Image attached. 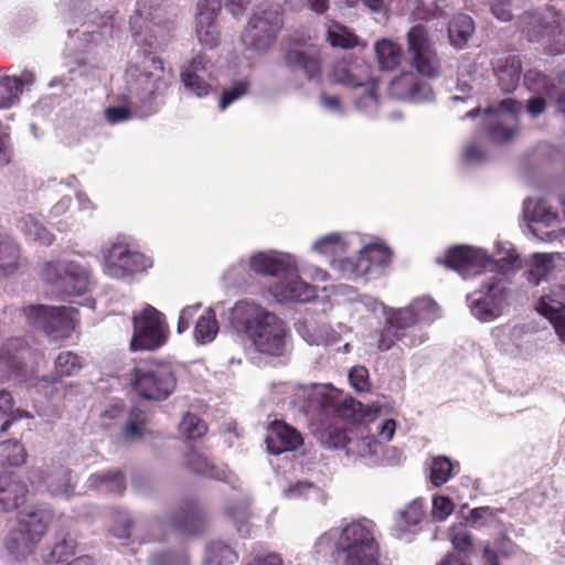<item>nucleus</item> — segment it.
<instances>
[{"label":"nucleus","mask_w":565,"mask_h":565,"mask_svg":"<svg viewBox=\"0 0 565 565\" xmlns=\"http://www.w3.org/2000/svg\"><path fill=\"white\" fill-rule=\"evenodd\" d=\"M169 327L164 315L151 305L132 316V337L129 349L136 351H154L168 340Z\"/></svg>","instance_id":"obj_8"},{"label":"nucleus","mask_w":565,"mask_h":565,"mask_svg":"<svg viewBox=\"0 0 565 565\" xmlns=\"http://www.w3.org/2000/svg\"><path fill=\"white\" fill-rule=\"evenodd\" d=\"M151 260L139 249H105L103 255L104 273L115 279H125L145 271Z\"/></svg>","instance_id":"obj_16"},{"label":"nucleus","mask_w":565,"mask_h":565,"mask_svg":"<svg viewBox=\"0 0 565 565\" xmlns=\"http://www.w3.org/2000/svg\"><path fill=\"white\" fill-rule=\"evenodd\" d=\"M41 274L46 282L66 296H82L90 286V271L74 262H49Z\"/></svg>","instance_id":"obj_11"},{"label":"nucleus","mask_w":565,"mask_h":565,"mask_svg":"<svg viewBox=\"0 0 565 565\" xmlns=\"http://www.w3.org/2000/svg\"><path fill=\"white\" fill-rule=\"evenodd\" d=\"M393 258L392 249H358L353 256L333 259V265L348 278L365 276L373 268L387 267Z\"/></svg>","instance_id":"obj_15"},{"label":"nucleus","mask_w":565,"mask_h":565,"mask_svg":"<svg viewBox=\"0 0 565 565\" xmlns=\"http://www.w3.org/2000/svg\"><path fill=\"white\" fill-rule=\"evenodd\" d=\"M498 534L494 539V546L497 547L498 555L503 557H510L514 555L519 548V546L509 537L504 525L501 522H498Z\"/></svg>","instance_id":"obj_51"},{"label":"nucleus","mask_w":565,"mask_h":565,"mask_svg":"<svg viewBox=\"0 0 565 565\" xmlns=\"http://www.w3.org/2000/svg\"><path fill=\"white\" fill-rule=\"evenodd\" d=\"M21 92V82L17 77H0V108L10 107Z\"/></svg>","instance_id":"obj_46"},{"label":"nucleus","mask_w":565,"mask_h":565,"mask_svg":"<svg viewBox=\"0 0 565 565\" xmlns=\"http://www.w3.org/2000/svg\"><path fill=\"white\" fill-rule=\"evenodd\" d=\"M452 471V465L447 457L440 456L433 460L430 467V481L435 487L445 484Z\"/></svg>","instance_id":"obj_49"},{"label":"nucleus","mask_w":565,"mask_h":565,"mask_svg":"<svg viewBox=\"0 0 565 565\" xmlns=\"http://www.w3.org/2000/svg\"><path fill=\"white\" fill-rule=\"evenodd\" d=\"M26 460L24 446L17 440H6L0 443V466L19 467Z\"/></svg>","instance_id":"obj_39"},{"label":"nucleus","mask_w":565,"mask_h":565,"mask_svg":"<svg viewBox=\"0 0 565 565\" xmlns=\"http://www.w3.org/2000/svg\"><path fill=\"white\" fill-rule=\"evenodd\" d=\"M481 291L483 292V297L490 299L492 302L500 305V302L503 300L505 291L502 278H491L489 281L482 285Z\"/></svg>","instance_id":"obj_57"},{"label":"nucleus","mask_w":565,"mask_h":565,"mask_svg":"<svg viewBox=\"0 0 565 565\" xmlns=\"http://www.w3.org/2000/svg\"><path fill=\"white\" fill-rule=\"evenodd\" d=\"M404 335L405 333L399 332L390 322L386 321V324L383 327V329L377 332V349L380 351H387Z\"/></svg>","instance_id":"obj_53"},{"label":"nucleus","mask_w":565,"mask_h":565,"mask_svg":"<svg viewBox=\"0 0 565 565\" xmlns=\"http://www.w3.org/2000/svg\"><path fill=\"white\" fill-rule=\"evenodd\" d=\"M13 406L14 401L11 393L7 390H0V419H3L0 426L1 433H6L13 420L23 416L19 409L14 411Z\"/></svg>","instance_id":"obj_43"},{"label":"nucleus","mask_w":565,"mask_h":565,"mask_svg":"<svg viewBox=\"0 0 565 565\" xmlns=\"http://www.w3.org/2000/svg\"><path fill=\"white\" fill-rule=\"evenodd\" d=\"M28 323L52 340L66 339L75 329L77 309L66 306L30 305L22 309Z\"/></svg>","instance_id":"obj_9"},{"label":"nucleus","mask_w":565,"mask_h":565,"mask_svg":"<svg viewBox=\"0 0 565 565\" xmlns=\"http://www.w3.org/2000/svg\"><path fill=\"white\" fill-rule=\"evenodd\" d=\"M83 367L82 356L72 351H63L54 360V372L51 382L57 383L64 377L77 375Z\"/></svg>","instance_id":"obj_30"},{"label":"nucleus","mask_w":565,"mask_h":565,"mask_svg":"<svg viewBox=\"0 0 565 565\" xmlns=\"http://www.w3.org/2000/svg\"><path fill=\"white\" fill-rule=\"evenodd\" d=\"M26 484L12 472L0 473V511L10 512L19 509L28 494Z\"/></svg>","instance_id":"obj_24"},{"label":"nucleus","mask_w":565,"mask_h":565,"mask_svg":"<svg viewBox=\"0 0 565 565\" xmlns=\"http://www.w3.org/2000/svg\"><path fill=\"white\" fill-rule=\"evenodd\" d=\"M230 323L250 342L257 353L275 358L285 354L288 327L262 303L253 299L237 300L231 309Z\"/></svg>","instance_id":"obj_1"},{"label":"nucleus","mask_w":565,"mask_h":565,"mask_svg":"<svg viewBox=\"0 0 565 565\" xmlns=\"http://www.w3.org/2000/svg\"><path fill=\"white\" fill-rule=\"evenodd\" d=\"M516 128H510L503 125L501 121H494L488 126L489 137L497 142H508L516 134Z\"/></svg>","instance_id":"obj_58"},{"label":"nucleus","mask_w":565,"mask_h":565,"mask_svg":"<svg viewBox=\"0 0 565 565\" xmlns=\"http://www.w3.org/2000/svg\"><path fill=\"white\" fill-rule=\"evenodd\" d=\"M523 213L530 222L531 231L542 242L553 243L565 234V227L561 226L558 214L545 200L526 199L523 203Z\"/></svg>","instance_id":"obj_13"},{"label":"nucleus","mask_w":565,"mask_h":565,"mask_svg":"<svg viewBox=\"0 0 565 565\" xmlns=\"http://www.w3.org/2000/svg\"><path fill=\"white\" fill-rule=\"evenodd\" d=\"M437 305L429 298H422L413 301L408 307L394 310L387 316L386 321L390 322L399 332L424 321H430L436 317Z\"/></svg>","instance_id":"obj_20"},{"label":"nucleus","mask_w":565,"mask_h":565,"mask_svg":"<svg viewBox=\"0 0 565 565\" xmlns=\"http://www.w3.org/2000/svg\"><path fill=\"white\" fill-rule=\"evenodd\" d=\"M213 68L211 60L204 53H199L182 67L181 82L195 96L205 97L213 90Z\"/></svg>","instance_id":"obj_17"},{"label":"nucleus","mask_w":565,"mask_h":565,"mask_svg":"<svg viewBox=\"0 0 565 565\" xmlns=\"http://www.w3.org/2000/svg\"><path fill=\"white\" fill-rule=\"evenodd\" d=\"M392 94L411 102H423L431 97V87L412 72L403 73L391 82Z\"/></svg>","instance_id":"obj_23"},{"label":"nucleus","mask_w":565,"mask_h":565,"mask_svg":"<svg viewBox=\"0 0 565 565\" xmlns=\"http://www.w3.org/2000/svg\"><path fill=\"white\" fill-rule=\"evenodd\" d=\"M130 385L143 399L164 401L177 387V376L171 363L147 359L139 361L131 371Z\"/></svg>","instance_id":"obj_5"},{"label":"nucleus","mask_w":565,"mask_h":565,"mask_svg":"<svg viewBox=\"0 0 565 565\" xmlns=\"http://www.w3.org/2000/svg\"><path fill=\"white\" fill-rule=\"evenodd\" d=\"M190 559L186 552L179 553L163 552L153 554L150 557V565H189Z\"/></svg>","instance_id":"obj_54"},{"label":"nucleus","mask_w":565,"mask_h":565,"mask_svg":"<svg viewBox=\"0 0 565 565\" xmlns=\"http://www.w3.org/2000/svg\"><path fill=\"white\" fill-rule=\"evenodd\" d=\"M349 380L358 392H367L371 387L369 371L365 366H354L349 372Z\"/></svg>","instance_id":"obj_59"},{"label":"nucleus","mask_w":565,"mask_h":565,"mask_svg":"<svg viewBox=\"0 0 565 565\" xmlns=\"http://www.w3.org/2000/svg\"><path fill=\"white\" fill-rule=\"evenodd\" d=\"M47 490L53 495L70 497L74 492L72 482V471L65 466H58L50 469L45 477Z\"/></svg>","instance_id":"obj_32"},{"label":"nucleus","mask_w":565,"mask_h":565,"mask_svg":"<svg viewBox=\"0 0 565 565\" xmlns=\"http://www.w3.org/2000/svg\"><path fill=\"white\" fill-rule=\"evenodd\" d=\"M537 310L552 323L559 339L565 342V305L562 302L548 303L542 298L539 301Z\"/></svg>","instance_id":"obj_37"},{"label":"nucleus","mask_w":565,"mask_h":565,"mask_svg":"<svg viewBox=\"0 0 565 565\" xmlns=\"http://www.w3.org/2000/svg\"><path fill=\"white\" fill-rule=\"evenodd\" d=\"M498 85L504 93L513 92L520 83L522 65L516 56L499 58L493 67Z\"/></svg>","instance_id":"obj_28"},{"label":"nucleus","mask_w":565,"mask_h":565,"mask_svg":"<svg viewBox=\"0 0 565 565\" xmlns=\"http://www.w3.org/2000/svg\"><path fill=\"white\" fill-rule=\"evenodd\" d=\"M282 61L292 72H301L308 81L322 77V57L320 49L310 43H290L284 51Z\"/></svg>","instance_id":"obj_14"},{"label":"nucleus","mask_w":565,"mask_h":565,"mask_svg":"<svg viewBox=\"0 0 565 565\" xmlns=\"http://www.w3.org/2000/svg\"><path fill=\"white\" fill-rule=\"evenodd\" d=\"M454 503L447 497H435L433 500V516L437 521H444L454 511Z\"/></svg>","instance_id":"obj_60"},{"label":"nucleus","mask_w":565,"mask_h":565,"mask_svg":"<svg viewBox=\"0 0 565 565\" xmlns=\"http://www.w3.org/2000/svg\"><path fill=\"white\" fill-rule=\"evenodd\" d=\"M249 269L263 277H288L295 275L296 259L288 253L276 249L258 250L249 258Z\"/></svg>","instance_id":"obj_18"},{"label":"nucleus","mask_w":565,"mask_h":565,"mask_svg":"<svg viewBox=\"0 0 565 565\" xmlns=\"http://www.w3.org/2000/svg\"><path fill=\"white\" fill-rule=\"evenodd\" d=\"M30 347L23 338H10L0 348V363L9 375L20 374L25 367Z\"/></svg>","instance_id":"obj_26"},{"label":"nucleus","mask_w":565,"mask_h":565,"mask_svg":"<svg viewBox=\"0 0 565 565\" xmlns=\"http://www.w3.org/2000/svg\"><path fill=\"white\" fill-rule=\"evenodd\" d=\"M77 550V541L71 535L68 526L62 524L54 533V543L50 552L44 556L47 565H57L67 562Z\"/></svg>","instance_id":"obj_27"},{"label":"nucleus","mask_w":565,"mask_h":565,"mask_svg":"<svg viewBox=\"0 0 565 565\" xmlns=\"http://www.w3.org/2000/svg\"><path fill=\"white\" fill-rule=\"evenodd\" d=\"M301 435L284 422L275 420L270 424L266 435L267 449L273 455L292 451L302 445Z\"/></svg>","instance_id":"obj_22"},{"label":"nucleus","mask_w":565,"mask_h":565,"mask_svg":"<svg viewBox=\"0 0 565 565\" xmlns=\"http://www.w3.org/2000/svg\"><path fill=\"white\" fill-rule=\"evenodd\" d=\"M435 263L445 269L458 273L463 278L473 277L484 271L507 274L521 267V258L516 249H497L490 257L484 249H445Z\"/></svg>","instance_id":"obj_2"},{"label":"nucleus","mask_w":565,"mask_h":565,"mask_svg":"<svg viewBox=\"0 0 565 565\" xmlns=\"http://www.w3.org/2000/svg\"><path fill=\"white\" fill-rule=\"evenodd\" d=\"M238 554L222 541H211L205 547L204 565H233Z\"/></svg>","instance_id":"obj_35"},{"label":"nucleus","mask_w":565,"mask_h":565,"mask_svg":"<svg viewBox=\"0 0 565 565\" xmlns=\"http://www.w3.org/2000/svg\"><path fill=\"white\" fill-rule=\"evenodd\" d=\"M131 526L132 520L128 513L124 511L113 513V525L109 531L115 537L128 539L130 536Z\"/></svg>","instance_id":"obj_52"},{"label":"nucleus","mask_w":565,"mask_h":565,"mask_svg":"<svg viewBox=\"0 0 565 565\" xmlns=\"http://www.w3.org/2000/svg\"><path fill=\"white\" fill-rule=\"evenodd\" d=\"M209 519L198 501L183 500L170 519V526L184 535L196 536L202 534L207 526Z\"/></svg>","instance_id":"obj_19"},{"label":"nucleus","mask_w":565,"mask_h":565,"mask_svg":"<svg viewBox=\"0 0 565 565\" xmlns=\"http://www.w3.org/2000/svg\"><path fill=\"white\" fill-rule=\"evenodd\" d=\"M106 120L111 124H118L131 118V110L126 106H110L104 111Z\"/></svg>","instance_id":"obj_64"},{"label":"nucleus","mask_w":565,"mask_h":565,"mask_svg":"<svg viewBox=\"0 0 565 565\" xmlns=\"http://www.w3.org/2000/svg\"><path fill=\"white\" fill-rule=\"evenodd\" d=\"M51 521L52 514L46 510H35L22 516L4 539L8 553L17 559L33 554Z\"/></svg>","instance_id":"obj_6"},{"label":"nucleus","mask_w":565,"mask_h":565,"mask_svg":"<svg viewBox=\"0 0 565 565\" xmlns=\"http://www.w3.org/2000/svg\"><path fill=\"white\" fill-rule=\"evenodd\" d=\"M498 306L497 302H492L490 299L482 297L473 301L471 311L478 319L489 321L495 317L494 311Z\"/></svg>","instance_id":"obj_56"},{"label":"nucleus","mask_w":565,"mask_h":565,"mask_svg":"<svg viewBox=\"0 0 565 565\" xmlns=\"http://www.w3.org/2000/svg\"><path fill=\"white\" fill-rule=\"evenodd\" d=\"M498 511L499 510H493L490 507L475 508L469 512L466 521L473 527L489 526L499 522L495 518Z\"/></svg>","instance_id":"obj_50"},{"label":"nucleus","mask_w":565,"mask_h":565,"mask_svg":"<svg viewBox=\"0 0 565 565\" xmlns=\"http://www.w3.org/2000/svg\"><path fill=\"white\" fill-rule=\"evenodd\" d=\"M407 44L412 66L417 73L428 78L437 77L440 72V60L424 25L416 24L411 28Z\"/></svg>","instance_id":"obj_12"},{"label":"nucleus","mask_w":565,"mask_h":565,"mask_svg":"<svg viewBox=\"0 0 565 565\" xmlns=\"http://www.w3.org/2000/svg\"><path fill=\"white\" fill-rule=\"evenodd\" d=\"M425 516L423 503L419 500L412 501L398 513L397 524L403 530H409L418 525Z\"/></svg>","instance_id":"obj_45"},{"label":"nucleus","mask_w":565,"mask_h":565,"mask_svg":"<svg viewBox=\"0 0 565 565\" xmlns=\"http://www.w3.org/2000/svg\"><path fill=\"white\" fill-rule=\"evenodd\" d=\"M222 8V0H200L195 33L200 43L209 49L215 47L220 42V31L216 24Z\"/></svg>","instance_id":"obj_21"},{"label":"nucleus","mask_w":565,"mask_h":565,"mask_svg":"<svg viewBox=\"0 0 565 565\" xmlns=\"http://www.w3.org/2000/svg\"><path fill=\"white\" fill-rule=\"evenodd\" d=\"M375 54L380 68L391 71L401 64L403 51L397 43L382 39L375 43Z\"/></svg>","instance_id":"obj_33"},{"label":"nucleus","mask_w":565,"mask_h":565,"mask_svg":"<svg viewBox=\"0 0 565 565\" xmlns=\"http://www.w3.org/2000/svg\"><path fill=\"white\" fill-rule=\"evenodd\" d=\"M226 514L234 522L239 534L246 535L249 533L248 520L250 513L247 503L238 502L227 505Z\"/></svg>","instance_id":"obj_47"},{"label":"nucleus","mask_w":565,"mask_h":565,"mask_svg":"<svg viewBox=\"0 0 565 565\" xmlns=\"http://www.w3.org/2000/svg\"><path fill=\"white\" fill-rule=\"evenodd\" d=\"M170 77L171 72L152 52H143L137 61L128 64L125 72L128 94L141 104L163 94L170 85Z\"/></svg>","instance_id":"obj_3"},{"label":"nucleus","mask_w":565,"mask_h":565,"mask_svg":"<svg viewBox=\"0 0 565 565\" xmlns=\"http://www.w3.org/2000/svg\"><path fill=\"white\" fill-rule=\"evenodd\" d=\"M248 92V83L246 81L236 82L231 88L225 89L220 98L218 107L225 110L232 103L243 97Z\"/></svg>","instance_id":"obj_55"},{"label":"nucleus","mask_w":565,"mask_h":565,"mask_svg":"<svg viewBox=\"0 0 565 565\" xmlns=\"http://www.w3.org/2000/svg\"><path fill=\"white\" fill-rule=\"evenodd\" d=\"M185 466L193 472L212 479L223 480L226 471L214 465L203 452L190 447L184 457Z\"/></svg>","instance_id":"obj_29"},{"label":"nucleus","mask_w":565,"mask_h":565,"mask_svg":"<svg viewBox=\"0 0 565 565\" xmlns=\"http://www.w3.org/2000/svg\"><path fill=\"white\" fill-rule=\"evenodd\" d=\"M355 243L354 239H348L341 233H330L317 239L312 247H345Z\"/></svg>","instance_id":"obj_62"},{"label":"nucleus","mask_w":565,"mask_h":565,"mask_svg":"<svg viewBox=\"0 0 565 565\" xmlns=\"http://www.w3.org/2000/svg\"><path fill=\"white\" fill-rule=\"evenodd\" d=\"M522 110V104L513 98H504L501 102H499L495 106H490L487 108V114H501L507 113L513 115L514 118L518 117V115Z\"/></svg>","instance_id":"obj_61"},{"label":"nucleus","mask_w":565,"mask_h":565,"mask_svg":"<svg viewBox=\"0 0 565 565\" xmlns=\"http://www.w3.org/2000/svg\"><path fill=\"white\" fill-rule=\"evenodd\" d=\"M417 2L426 18L443 17L444 10L447 7V0H417Z\"/></svg>","instance_id":"obj_63"},{"label":"nucleus","mask_w":565,"mask_h":565,"mask_svg":"<svg viewBox=\"0 0 565 565\" xmlns=\"http://www.w3.org/2000/svg\"><path fill=\"white\" fill-rule=\"evenodd\" d=\"M276 292L281 299L291 302H309L317 297L316 287L302 280L297 268L295 275L281 278Z\"/></svg>","instance_id":"obj_25"},{"label":"nucleus","mask_w":565,"mask_h":565,"mask_svg":"<svg viewBox=\"0 0 565 565\" xmlns=\"http://www.w3.org/2000/svg\"><path fill=\"white\" fill-rule=\"evenodd\" d=\"M282 14L273 6L257 8L242 33L244 45L256 52H266L276 43L282 28Z\"/></svg>","instance_id":"obj_10"},{"label":"nucleus","mask_w":565,"mask_h":565,"mask_svg":"<svg viewBox=\"0 0 565 565\" xmlns=\"http://www.w3.org/2000/svg\"><path fill=\"white\" fill-rule=\"evenodd\" d=\"M146 413L138 407L131 408L122 430L124 437L126 439L141 438L146 431Z\"/></svg>","instance_id":"obj_44"},{"label":"nucleus","mask_w":565,"mask_h":565,"mask_svg":"<svg viewBox=\"0 0 565 565\" xmlns=\"http://www.w3.org/2000/svg\"><path fill=\"white\" fill-rule=\"evenodd\" d=\"M328 41L332 46L352 49L356 46L359 38L340 23L332 22L328 29Z\"/></svg>","instance_id":"obj_42"},{"label":"nucleus","mask_w":565,"mask_h":565,"mask_svg":"<svg viewBox=\"0 0 565 565\" xmlns=\"http://www.w3.org/2000/svg\"><path fill=\"white\" fill-rule=\"evenodd\" d=\"M449 541L452 547L462 554L461 556H468L472 553L475 547L473 535L463 523L454 524L449 529Z\"/></svg>","instance_id":"obj_40"},{"label":"nucleus","mask_w":565,"mask_h":565,"mask_svg":"<svg viewBox=\"0 0 565 565\" xmlns=\"http://www.w3.org/2000/svg\"><path fill=\"white\" fill-rule=\"evenodd\" d=\"M181 431L186 439L194 440L207 431V426L199 416L192 413H186L180 424Z\"/></svg>","instance_id":"obj_48"},{"label":"nucleus","mask_w":565,"mask_h":565,"mask_svg":"<svg viewBox=\"0 0 565 565\" xmlns=\"http://www.w3.org/2000/svg\"><path fill=\"white\" fill-rule=\"evenodd\" d=\"M352 430L345 428L342 420H337L334 424L329 425L320 433V439L330 448H343L348 454L352 452Z\"/></svg>","instance_id":"obj_31"},{"label":"nucleus","mask_w":565,"mask_h":565,"mask_svg":"<svg viewBox=\"0 0 565 565\" xmlns=\"http://www.w3.org/2000/svg\"><path fill=\"white\" fill-rule=\"evenodd\" d=\"M334 552L344 555L343 565H380L374 522L363 518L343 526L334 543Z\"/></svg>","instance_id":"obj_4"},{"label":"nucleus","mask_w":565,"mask_h":565,"mask_svg":"<svg viewBox=\"0 0 565 565\" xmlns=\"http://www.w3.org/2000/svg\"><path fill=\"white\" fill-rule=\"evenodd\" d=\"M475 31V23L468 14H458L451 19L448 25V34L451 44L463 47Z\"/></svg>","instance_id":"obj_34"},{"label":"nucleus","mask_w":565,"mask_h":565,"mask_svg":"<svg viewBox=\"0 0 565 565\" xmlns=\"http://www.w3.org/2000/svg\"><path fill=\"white\" fill-rule=\"evenodd\" d=\"M218 322L214 309H206L198 319L194 327V339L200 344L212 342L218 333Z\"/></svg>","instance_id":"obj_36"},{"label":"nucleus","mask_w":565,"mask_h":565,"mask_svg":"<svg viewBox=\"0 0 565 565\" xmlns=\"http://www.w3.org/2000/svg\"><path fill=\"white\" fill-rule=\"evenodd\" d=\"M89 481L96 488L117 494H122L126 489L125 477L119 470L94 473Z\"/></svg>","instance_id":"obj_38"},{"label":"nucleus","mask_w":565,"mask_h":565,"mask_svg":"<svg viewBox=\"0 0 565 565\" xmlns=\"http://www.w3.org/2000/svg\"><path fill=\"white\" fill-rule=\"evenodd\" d=\"M555 254H534L527 270V279L533 285H539L546 279L554 268Z\"/></svg>","instance_id":"obj_41"},{"label":"nucleus","mask_w":565,"mask_h":565,"mask_svg":"<svg viewBox=\"0 0 565 565\" xmlns=\"http://www.w3.org/2000/svg\"><path fill=\"white\" fill-rule=\"evenodd\" d=\"M331 81L349 87H364V94L356 98L359 107L377 104V82L371 75V66L361 57L348 54L337 60L330 73Z\"/></svg>","instance_id":"obj_7"}]
</instances>
